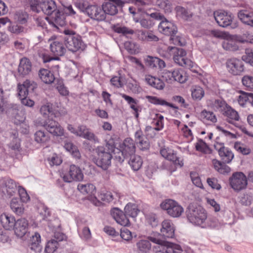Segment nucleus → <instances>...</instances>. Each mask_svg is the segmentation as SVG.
Listing matches in <instances>:
<instances>
[{
  "mask_svg": "<svg viewBox=\"0 0 253 253\" xmlns=\"http://www.w3.org/2000/svg\"><path fill=\"white\" fill-rule=\"evenodd\" d=\"M174 81L180 83H184L187 80V76L184 71L180 69H175L173 70Z\"/></svg>",
  "mask_w": 253,
  "mask_h": 253,
  "instance_id": "nucleus-47",
  "label": "nucleus"
},
{
  "mask_svg": "<svg viewBox=\"0 0 253 253\" xmlns=\"http://www.w3.org/2000/svg\"><path fill=\"white\" fill-rule=\"evenodd\" d=\"M128 158H129L128 164L133 170L136 171L140 169L143 163L141 157L133 154Z\"/></svg>",
  "mask_w": 253,
  "mask_h": 253,
  "instance_id": "nucleus-35",
  "label": "nucleus"
},
{
  "mask_svg": "<svg viewBox=\"0 0 253 253\" xmlns=\"http://www.w3.org/2000/svg\"><path fill=\"white\" fill-rule=\"evenodd\" d=\"M205 94L203 89L199 86H196L192 90V96L194 99L201 100Z\"/></svg>",
  "mask_w": 253,
  "mask_h": 253,
  "instance_id": "nucleus-59",
  "label": "nucleus"
},
{
  "mask_svg": "<svg viewBox=\"0 0 253 253\" xmlns=\"http://www.w3.org/2000/svg\"><path fill=\"white\" fill-rule=\"evenodd\" d=\"M58 246V241L51 239L47 242L45 248V251L48 253H52L56 250Z\"/></svg>",
  "mask_w": 253,
  "mask_h": 253,
  "instance_id": "nucleus-56",
  "label": "nucleus"
},
{
  "mask_svg": "<svg viewBox=\"0 0 253 253\" xmlns=\"http://www.w3.org/2000/svg\"><path fill=\"white\" fill-rule=\"evenodd\" d=\"M121 149V153L123 157L119 156L118 158L119 161L123 162L125 159H127L130 156L134 154L136 147L133 140L130 138H126Z\"/></svg>",
  "mask_w": 253,
  "mask_h": 253,
  "instance_id": "nucleus-12",
  "label": "nucleus"
},
{
  "mask_svg": "<svg viewBox=\"0 0 253 253\" xmlns=\"http://www.w3.org/2000/svg\"><path fill=\"white\" fill-rule=\"evenodd\" d=\"M163 56L168 59L172 56L174 61L180 66L187 68L193 67V62L187 58L186 51L181 48L169 46Z\"/></svg>",
  "mask_w": 253,
  "mask_h": 253,
  "instance_id": "nucleus-3",
  "label": "nucleus"
},
{
  "mask_svg": "<svg viewBox=\"0 0 253 253\" xmlns=\"http://www.w3.org/2000/svg\"><path fill=\"white\" fill-rule=\"evenodd\" d=\"M160 153L165 159L173 162L175 165L180 168L183 166V161L176 157L173 150L169 148H163L161 150Z\"/></svg>",
  "mask_w": 253,
  "mask_h": 253,
  "instance_id": "nucleus-20",
  "label": "nucleus"
},
{
  "mask_svg": "<svg viewBox=\"0 0 253 253\" xmlns=\"http://www.w3.org/2000/svg\"><path fill=\"white\" fill-rule=\"evenodd\" d=\"M113 30L115 32L118 34H122L124 36L133 35L134 34V31L132 29L126 26H122L119 25H114L113 27Z\"/></svg>",
  "mask_w": 253,
  "mask_h": 253,
  "instance_id": "nucleus-48",
  "label": "nucleus"
},
{
  "mask_svg": "<svg viewBox=\"0 0 253 253\" xmlns=\"http://www.w3.org/2000/svg\"><path fill=\"white\" fill-rule=\"evenodd\" d=\"M136 246L139 253H148L151 249V244L147 240L138 241Z\"/></svg>",
  "mask_w": 253,
  "mask_h": 253,
  "instance_id": "nucleus-37",
  "label": "nucleus"
},
{
  "mask_svg": "<svg viewBox=\"0 0 253 253\" xmlns=\"http://www.w3.org/2000/svg\"><path fill=\"white\" fill-rule=\"evenodd\" d=\"M40 112L45 117H48V119L53 114L52 105L49 103L42 106Z\"/></svg>",
  "mask_w": 253,
  "mask_h": 253,
  "instance_id": "nucleus-50",
  "label": "nucleus"
},
{
  "mask_svg": "<svg viewBox=\"0 0 253 253\" xmlns=\"http://www.w3.org/2000/svg\"><path fill=\"white\" fill-rule=\"evenodd\" d=\"M10 208L12 211L17 215H21L24 213V206L17 199H13L11 200Z\"/></svg>",
  "mask_w": 253,
  "mask_h": 253,
  "instance_id": "nucleus-39",
  "label": "nucleus"
},
{
  "mask_svg": "<svg viewBox=\"0 0 253 253\" xmlns=\"http://www.w3.org/2000/svg\"><path fill=\"white\" fill-rule=\"evenodd\" d=\"M42 126L53 135L61 136L64 134L63 128L57 122L52 119L49 118Z\"/></svg>",
  "mask_w": 253,
  "mask_h": 253,
  "instance_id": "nucleus-16",
  "label": "nucleus"
},
{
  "mask_svg": "<svg viewBox=\"0 0 253 253\" xmlns=\"http://www.w3.org/2000/svg\"><path fill=\"white\" fill-rule=\"evenodd\" d=\"M64 148L75 158L80 157V153L77 146L70 141H66L64 145Z\"/></svg>",
  "mask_w": 253,
  "mask_h": 253,
  "instance_id": "nucleus-43",
  "label": "nucleus"
},
{
  "mask_svg": "<svg viewBox=\"0 0 253 253\" xmlns=\"http://www.w3.org/2000/svg\"><path fill=\"white\" fill-rule=\"evenodd\" d=\"M34 139L40 144H44L49 140V135L42 130L37 131L34 134Z\"/></svg>",
  "mask_w": 253,
  "mask_h": 253,
  "instance_id": "nucleus-44",
  "label": "nucleus"
},
{
  "mask_svg": "<svg viewBox=\"0 0 253 253\" xmlns=\"http://www.w3.org/2000/svg\"><path fill=\"white\" fill-rule=\"evenodd\" d=\"M153 250L155 253H184L180 245L170 242H166L164 246H156Z\"/></svg>",
  "mask_w": 253,
  "mask_h": 253,
  "instance_id": "nucleus-14",
  "label": "nucleus"
},
{
  "mask_svg": "<svg viewBox=\"0 0 253 253\" xmlns=\"http://www.w3.org/2000/svg\"><path fill=\"white\" fill-rule=\"evenodd\" d=\"M195 148L197 151L204 153H208L210 149L207 144L202 139H199L195 144Z\"/></svg>",
  "mask_w": 253,
  "mask_h": 253,
  "instance_id": "nucleus-58",
  "label": "nucleus"
},
{
  "mask_svg": "<svg viewBox=\"0 0 253 253\" xmlns=\"http://www.w3.org/2000/svg\"><path fill=\"white\" fill-rule=\"evenodd\" d=\"M214 147L218 152V154L225 163H230L234 158L232 151L224 146V143L216 141Z\"/></svg>",
  "mask_w": 253,
  "mask_h": 253,
  "instance_id": "nucleus-19",
  "label": "nucleus"
},
{
  "mask_svg": "<svg viewBox=\"0 0 253 253\" xmlns=\"http://www.w3.org/2000/svg\"><path fill=\"white\" fill-rule=\"evenodd\" d=\"M121 95L127 102L132 110L134 111H137V108L139 107L138 106V101L137 100L124 93L121 94Z\"/></svg>",
  "mask_w": 253,
  "mask_h": 253,
  "instance_id": "nucleus-49",
  "label": "nucleus"
},
{
  "mask_svg": "<svg viewBox=\"0 0 253 253\" xmlns=\"http://www.w3.org/2000/svg\"><path fill=\"white\" fill-rule=\"evenodd\" d=\"M124 211L126 215L131 217H135L139 212L137 206L130 203H128L125 206Z\"/></svg>",
  "mask_w": 253,
  "mask_h": 253,
  "instance_id": "nucleus-41",
  "label": "nucleus"
},
{
  "mask_svg": "<svg viewBox=\"0 0 253 253\" xmlns=\"http://www.w3.org/2000/svg\"><path fill=\"white\" fill-rule=\"evenodd\" d=\"M200 118L204 123L211 124L217 122V118L214 113L211 111L203 110L200 113Z\"/></svg>",
  "mask_w": 253,
  "mask_h": 253,
  "instance_id": "nucleus-31",
  "label": "nucleus"
},
{
  "mask_svg": "<svg viewBox=\"0 0 253 253\" xmlns=\"http://www.w3.org/2000/svg\"><path fill=\"white\" fill-rule=\"evenodd\" d=\"M156 118H154V123L156 127H154V129L157 131L162 129L164 127L163 120L164 117L161 114H156Z\"/></svg>",
  "mask_w": 253,
  "mask_h": 253,
  "instance_id": "nucleus-60",
  "label": "nucleus"
},
{
  "mask_svg": "<svg viewBox=\"0 0 253 253\" xmlns=\"http://www.w3.org/2000/svg\"><path fill=\"white\" fill-rule=\"evenodd\" d=\"M186 214L187 218L191 223L203 228L207 218V212L203 208L189 205L186 211Z\"/></svg>",
  "mask_w": 253,
  "mask_h": 253,
  "instance_id": "nucleus-5",
  "label": "nucleus"
},
{
  "mask_svg": "<svg viewBox=\"0 0 253 253\" xmlns=\"http://www.w3.org/2000/svg\"><path fill=\"white\" fill-rule=\"evenodd\" d=\"M37 86V84L35 82L26 80L22 84H18V96L20 98L27 97L29 93L33 92Z\"/></svg>",
  "mask_w": 253,
  "mask_h": 253,
  "instance_id": "nucleus-18",
  "label": "nucleus"
},
{
  "mask_svg": "<svg viewBox=\"0 0 253 253\" xmlns=\"http://www.w3.org/2000/svg\"><path fill=\"white\" fill-rule=\"evenodd\" d=\"M222 115L226 118V120L230 124H234L235 122L240 119V116L235 109L228 105Z\"/></svg>",
  "mask_w": 253,
  "mask_h": 253,
  "instance_id": "nucleus-28",
  "label": "nucleus"
},
{
  "mask_svg": "<svg viewBox=\"0 0 253 253\" xmlns=\"http://www.w3.org/2000/svg\"><path fill=\"white\" fill-rule=\"evenodd\" d=\"M156 3L160 8L163 9L166 13L170 12L172 10L171 4L168 0H157Z\"/></svg>",
  "mask_w": 253,
  "mask_h": 253,
  "instance_id": "nucleus-51",
  "label": "nucleus"
},
{
  "mask_svg": "<svg viewBox=\"0 0 253 253\" xmlns=\"http://www.w3.org/2000/svg\"><path fill=\"white\" fill-rule=\"evenodd\" d=\"M163 18V15L159 12H156L149 14L143 11L137 15H134L133 20L136 23H139L142 28L150 29L155 25V20H162Z\"/></svg>",
  "mask_w": 253,
  "mask_h": 253,
  "instance_id": "nucleus-4",
  "label": "nucleus"
},
{
  "mask_svg": "<svg viewBox=\"0 0 253 253\" xmlns=\"http://www.w3.org/2000/svg\"><path fill=\"white\" fill-rule=\"evenodd\" d=\"M228 105L222 99H215L211 104V107L216 111H218L222 114L225 110Z\"/></svg>",
  "mask_w": 253,
  "mask_h": 253,
  "instance_id": "nucleus-40",
  "label": "nucleus"
},
{
  "mask_svg": "<svg viewBox=\"0 0 253 253\" xmlns=\"http://www.w3.org/2000/svg\"><path fill=\"white\" fill-rule=\"evenodd\" d=\"M64 40L66 48L73 52L84 48V44L80 37L76 36L65 37Z\"/></svg>",
  "mask_w": 253,
  "mask_h": 253,
  "instance_id": "nucleus-13",
  "label": "nucleus"
},
{
  "mask_svg": "<svg viewBox=\"0 0 253 253\" xmlns=\"http://www.w3.org/2000/svg\"><path fill=\"white\" fill-rule=\"evenodd\" d=\"M56 89L58 91L59 93L63 95L66 96L69 94V91L67 89V87H65L63 83L61 81H58L56 84Z\"/></svg>",
  "mask_w": 253,
  "mask_h": 253,
  "instance_id": "nucleus-63",
  "label": "nucleus"
},
{
  "mask_svg": "<svg viewBox=\"0 0 253 253\" xmlns=\"http://www.w3.org/2000/svg\"><path fill=\"white\" fill-rule=\"evenodd\" d=\"M104 141L108 150L103 146L97 147L95 150L97 155L94 158V162L98 167L106 170L111 166L113 157L111 152L115 148V142L114 138L109 134L105 135Z\"/></svg>",
  "mask_w": 253,
  "mask_h": 253,
  "instance_id": "nucleus-1",
  "label": "nucleus"
},
{
  "mask_svg": "<svg viewBox=\"0 0 253 253\" xmlns=\"http://www.w3.org/2000/svg\"><path fill=\"white\" fill-rule=\"evenodd\" d=\"M15 19L20 24H23L26 23L28 18L27 13L22 11L17 12L15 15Z\"/></svg>",
  "mask_w": 253,
  "mask_h": 253,
  "instance_id": "nucleus-64",
  "label": "nucleus"
},
{
  "mask_svg": "<svg viewBox=\"0 0 253 253\" xmlns=\"http://www.w3.org/2000/svg\"><path fill=\"white\" fill-rule=\"evenodd\" d=\"M48 42L50 44V50L54 57H51L47 53H40L39 56L42 58L44 63L49 62L51 60H58L59 56H63L66 52L64 39H60L51 37Z\"/></svg>",
  "mask_w": 253,
  "mask_h": 253,
  "instance_id": "nucleus-2",
  "label": "nucleus"
},
{
  "mask_svg": "<svg viewBox=\"0 0 253 253\" xmlns=\"http://www.w3.org/2000/svg\"><path fill=\"white\" fill-rule=\"evenodd\" d=\"M242 83L247 90L253 91V76H244L242 78Z\"/></svg>",
  "mask_w": 253,
  "mask_h": 253,
  "instance_id": "nucleus-54",
  "label": "nucleus"
},
{
  "mask_svg": "<svg viewBox=\"0 0 253 253\" xmlns=\"http://www.w3.org/2000/svg\"><path fill=\"white\" fill-rule=\"evenodd\" d=\"M223 224L222 222L220 221L215 217H210L205 220L203 225V228H217L221 227Z\"/></svg>",
  "mask_w": 253,
  "mask_h": 253,
  "instance_id": "nucleus-36",
  "label": "nucleus"
},
{
  "mask_svg": "<svg viewBox=\"0 0 253 253\" xmlns=\"http://www.w3.org/2000/svg\"><path fill=\"white\" fill-rule=\"evenodd\" d=\"M160 207L172 217L180 216L184 211V209L181 205L176 201L170 199L163 201L160 204Z\"/></svg>",
  "mask_w": 253,
  "mask_h": 253,
  "instance_id": "nucleus-8",
  "label": "nucleus"
},
{
  "mask_svg": "<svg viewBox=\"0 0 253 253\" xmlns=\"http://www.w3.org/2000/svg\"><path fill=\"white\" fill-rule=\"evenodd\" d=\"M41 243V236L39 233L36 232L32 235L30 240V249L34 251L41 250L40 244Z\"/></svg>",
  "mask_w": 253,
  "mask_h": 253,
  "instance_id": "nucleus-45",
  "label": "nucleus"
},
{
  "mask_svg": "<svg viewBox=\"0 0 253 253\" xmlns=\"http://www.w3.org/2000/svg\"><path fill=\"white\" fill-rule=\"evenodd\" d=\"M177 16L185 20H190L193 16V13L187 8L177 6L175 7Z\"/></svg>",
  "mask_w": 253,
  "mask_h": 253,
  "instance_id": "nucleus-34",
  "label": "nucleus"
},
{
  "mask_svg": "<svg viewBox=\"0 0 253 253\" xmlns=\"http://www.w3.org/2000/svg\"><path fill=\"white\" fill-rule=\"evenodd\" d=\"M18 132L14 130L11 135V138L12 139L11 142L9 144V147L12 150L17 151L20 150V139L18 138Z\"/></svg>",
  "mask_w": 253,
  "mask_h": 253,
  "instance_id": "nucleus-42",
  "label": "nucleus"
},
{
  "mask_svg": "<svg viewBox=\"0 0 253 253\" xmlns=\"http://www.w3.org/2000/svg\"><path fill=\"white\" fill-rule=\"evenodd\" d=\"M18 191L21 201L22 202L26 203L30 200V197L24 188L19 186Z\"/></svg>",
  "mask_w": 253,
  "mask_h": 253,
  "instance_id": "nucleus-62",
  "label": "nucleus"
},
{
  "mask_svg": "<svg viewBox=\"0 0 253 253\" xmlns=\"http://www.w3.org/2000/svg\"><path fill=\"white\" fill-rule=\"evenodd\" d=\"M91 19L97 21H103L106 19V15L102 8L96 5H91L86 13Z\"/></svg>",
  "mask_w": 253,
  "mask_h": 253,
  "instance_id": "nucleus-23",
  "label": "nucleus"
},
{
  "mask_svg": "<svg viewBox=\"0 0 253 253\" xmlns=\"http://www.w3.org/2000/svg\"><path fill=\"white\" fill-rule=\"evenodd\" d=\"M212 164L215 169L221 174H226L230 172L231 169L225 163H222L217 160H212Z\"/></svg>",
  "mask_w": 253,
  "mask_h": 253,
  "instance_id": "nucleus-38",
  "label": "nucleus"
},
{
  "mask_svg": "<svg viewBox=\"0 0 253 253\" xmlns=\"http://www.w3.org/2000/svg\"><path fill=\"white\" fill-rule=\"evenodd\" d=\"M147 98L148 99L150 102L155 105L169 106L172 108H175L172 104L169 103L165 100L158 98L156 96H147Z\"/></svg>",
  "mask_w": 253,
  "mask_h": 253,
  "instance_id": "nucleus-46",
  "label": "nucleus"
},
{
  "mask_svg": "<svg viewBox=\"0 0 253 253\" xmlns=\"http://www.w3.org/2000/svg\"><path fill=\"white\" fill-rule=\"evenodd\" d=\"M214 18L219 26L225 27L230 25L233 16L225 11L218 10L213 13Z\"/></svg>",
  "mask_w": 253,
  "mask_h": 253,
  "instance_id": "nucleus-17",
  "label": "nucleus"
},
{
  "mask_svg": "<svg viewBox=\"0 0 253 253\" xmlns=\"http://www.w3.org/2000/svg\"><path fill=\"white\" fill-rule=\"evenodd\" d=\"M160 229L161 234L165 238H171L174 235V228L172 223L168 219L164 220Z\"/></svg>",
  "mask_w": 253,
  "mask_h": 253,
  "instance_id": "nucleus-25",
  "label": "nucleus"
},
{
  "mask_svg": "<svg viewBox=\"0 0 253 253\" xmlns=\"http://www.w3.org/2000/svg\"><path fill=\"white\" fill-rule=\"evenodd\" d=\"M0 222L3 228L10 230L13 229L16 220L13 215L4 213L0 215Z\"/></svg>",
  "mask_w": 253,
  "mask_h": 253,
  "instance_id": "nucleus-27",
  "label": "nucleus"
},
{
  "mask_svg": "<svg viewBox=\"0 0 253 253\" xmlns=\"http://www.w3.org/2000/svg\"><path fill=\"white\" fill-rule=\"evenodd\" d=\"M145 80L149 85L157 89H163L165 86V83L160 78L149 75L145 76Z\"/></svg>",
  "mask_w": 253,
  "mask_h": 253,
  "instance_id": "nucleus-29",
  "label": "nucleus"
},
{
  "mask_svg": "<svg viewBox=\"0 0 253 253\" xmlns=\"http://www.w3.org/2000/svg\"><path fill=\"white\" fill-rule=\"evenodd\" d=\"M161 20L158 26L159 31L164 35L170 36V40L173 41L174 44L183 45L182 39L178 36L175 37L177 32L176 26L173 23L167 20L164 17Z\"/></svg>",
  "mask_w": 253,
  "mask_h": 253,
  "instance_id": "nucleus-7",
  "label": "nucleus"
},
{
  "mask_svg": "<svg viewBox=\"0 0 253 253\" xmlns=\"http://www.w3.org/2000/svg\"><path fill=\"white\" fill-rule=\"evenodd\" d=\"M229 180L232 188L236 191L245 188L248 184L246 176L242 172L234 173Z\"/></svg>",
  "mask_w": 253,
  "mask_h": 253,
  "instance_id": "nucleus-10",
  "label": "nucleus"
},
{
  "mask_svg": "<svg viewBox=\"0 0 253 253\" xmlns=\"http://www.w3.org/2000/svg\"><path fill=\"white\" fill-rule=\"evenodd\" d=\"M222 47L226 50L237 51L239 49L237 43L233 40H225L222 43Z\"/></svg>",
  "mask_w": 253,
  "mask_h": 253,
  "instance_id": "nucleus-52",
  "label": "nucleus"
},
{
  "mask_svg": "<svg viewBox=\"0 0 253 253\" xmlns=\"http://www.w3.org/2000/svg\"><path fill=\"white\" fill-rule=\"evenodd\" d=\"M5 189L9 196H12L16 190V185L11 179H7L5 181Z\"/></svg>",
  "mask_w": 253,
  "mask_h": 253,
  "instance_id": "nucleus-53",
  "label": "nucleus"
},
{
  "mask_svg": "<svg viewBox=\"0 0 253 253\" xmlns=\"http://www.w3.org/2000/svg\"><path fill=\"white\" fill-rule=\"evenodd\" d=\"M32 63L27 57H23L20 60L17 71L21 77L28 75L32 71Z\"/></svg>",
  "mask_w": 253,
  "mask_h": 253,
  "instance_id": "nucleus-22",
  "label": "nucleus"
},
{
  "mask_svg": "<svg viewBox=\"0 0 253 253\" xmlns=\"http://www.w3.org/2000/svg\"><path fill=\"white\" fill-rule=\"evenodd\" d=\"M242 59L253 67V49H246L245 54L242 56Z\"/></svg>",
  "mask_w": 253,
  "mask_h": 253,
  "instance_id": "nucleus-57",
  "label": "nucleus"
},
{
  "mask_svg": "<svg viewBox=\"0 0 253 253\" xmlns=\"http://www.w3.org/2000/svg\"><path fill=\"white\" fill-rule=\"evenodd\" d=\"M75 5L81 12L86 14L88 11V8L91 5L89 4L88 2L84 0H79L75 2Z\"/></svg>",
  "mask_w": 253,
  "mask_h": 253,
  "instance_id": "nucleus-55",
  "label": "nucleus"
},
{
  "mask_svg": "<svg viewBox=\"0 0 253 253\" xmlns=\"http://www.w3.org/2000/svg\"><path fill=\"white\" fill-rule=\"evenodd\" d=\"M39 76L41 80L46 84H51L55 80L53 74L47 69H41L39 71Z\"/></svg>",
  "mask_w": 253,
  "mask_h": 253,
  "instance_id": "nucleus-32",
  "label": "nucleus"
},
{
  "mask_svg": "<svg viewBox=\"0 0 253 253\" xmlns=\"http://www.w3.org/2000/svg\"><path fill=\"white\" fill-rule=\"evenodd\" d=\"M79 235L80 237L84 240H89L91 237L90 230L87 226H84L82 229Z\"/></svg>",
  "mask_w": 253,
  "mask_h": 253,
  "instance_id": "nucleus-61",
  "label": "nucleus"
},
{
  "mask_svg": "<svg viewBox=\"0 0 253 253\" xmlns=\"http://www.w3.org/2000/svg\"><path fill=\"white\" fill-rule=\"evenodd\" d=\"M30 4L31 10L37 13L42 11L47 15H50L53 12L58 13L56 2L53 0H32Z\"/></svg>",
  "mask_w": 253,
  "mask_h": 253,
  "instance_id": "nucleus-6",
  "label": "nucleus"
},
{
  "mask_svg": "<svg viewBox=\"0 0 253 253\" xmlns=\"http://www.w3.org/2000/svg\"><path fill=\"white\" fill-rule=\"evenodd\" d=\"M242 59L232 58L227 60L226 65L228 72L234 75H240L244 71V64Z\"/></svg>",
  "mask_w": 253,
  "mask_h": 253,
  "instance_id": "nucleus-11",
  "label": "nucleus"
},
{
  "mask_svg": "<svg viewBox=\"0 0 253 253\" xmlns=\"http://www.w3.org/2000/svg\"><path fill=\"white\" fill-rule=\"evenodd\" d=\"M78 189L84 194L94 195L96 193V188L94 185L91 183L82 184L78 185Z\"/></svg>",
  "mask_w": 253,
  "mask_h": 253,
  "instance_id": "nucleus-33",
  "label": "nucleus"
},
{
  "mask_svg": "<svg viewBox=\"0 0 253 253\" xmlns=\"http://www.w3.org/2000/svg\"><path fill=\"white\" fill-rule=\"evenodd\" d=\"M103 4L102 8L104 14L114 15L118 12V7H122L125 2L122 0H106Z\"/></svg>",
  "mask_w": 253,
  "mask_h": 253,
  "instance_id": "nucleus-15",
  "label": "nucleus"
},
{
  "mask_svg": "<svg viewBox=\"0 0 253 253\" xmlns=\"http://www.w3.org/2000/svg\"><path fill=\"white\" fill-rule=\"evenodd\" d=\"M239 19L245 24L253 27V11L251 9H244L238 13Z\"/></svg>",
  "mask_w": 253,
  "mask_h": 253,
  "instance_id": "nucleus-26",
  "label": "nucleus"
},
{
  "mask_svg": "<svg viewBox=\"0 0 253 253\" xmlns=\"http://www.w3.org/2000/svg\"><path fill=\"white\" fill-rule=\"evenodd\" d=\"M63 180L66 182H71L73 181H80L84 178V174L81 169L72 165L70 166L69 170L61 175Z\"/></svg>",
  "mask_w": 253,
  "mask_h": 253,
  "instance_id": "nucleus-9",
  "label": "nucleus"
},
{
  "mask_svg": "<svg viewBox=\"0 0 253 253\" xmlns=\"http://www.w3.org/2000/svg\"><path fill=\"white\" fill-rule=\"evenodd\" d=\"M99 198L103 201L110 203H116L120 198V195L116 193L106 190H102L99 195Z\"/></svg>",
  "mask_w": 253,
  "mask_h": 253,
  "instance_id": "nucleus-30",
  "label": "nucleus"
},
{
  "mask_svg": "<svg viewBox=\"0 0 253 253\" xmlns=\"http://www.w3.org/2000/svg\"><path fill=\"white\" fill-rule=\"evenodd\" d=\"M28 229V221L25 218H20L16 221L13 229L17 236L22 237L27 232Z\"/></svg>",
  "mask_w": 253,
  "mask_h": 253,
  "instance_id": "nucleus-24",
  "label": "nucleus"
},
{
  "mask_svg": "<svg viewBox=\"0 0 253 253\" xmlns=\"http://www.w3.org/2000/svg\"><path fill=\"white\" fill-rule=\"evenodd\" d=\"M111 214L113 218L119 224L126 226L130 224L127 215L118 208H114L111 211Z\"/></svg>",
  "mask_w": 253,
  "mask_h": 253,
  "instance_id": "nucleus-21",
  "label": "nucleus"
}]
</instances>
